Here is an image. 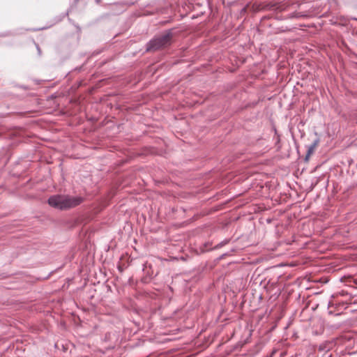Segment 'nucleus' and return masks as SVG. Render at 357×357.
Returning a JSON list of instances; mask_svg holds the SVG:
<instances>
[{
	"label": "nucleus",
	"instance_id": "nucleus-2",
	"mask_svg": "<svg viewBox=\"0 0 357 357\" xmlns=\"http://www.w3.org/2000/svg\"><path fill=\"white\" fill-rule=\"evenodd\" d=\"M50 206L59 210L67 208V196L65 195H54L48 199Z\"/></svg>",
	"mask_w": 357,
	"mask_h": 357
},
{
	"label": "nucleus",
	"instance_id": "nucleus-3",
	"mask_svg": "<svg viewBox=\"0 0 357 357\" xmlns=\"http://www.w3.org/2000/svg\"><path fill=\"white\" fill-rule=\"evenodd\" d=\"M82 201L83 199L81 197H68V208L76 206L81 204Z\"/></svg>",
	"mask_w": 357,
	"mask_h": 357
},
{
	"label": "nucleus",
	"instance_id": "nucleus-1",
	"mask_svg": "<svg viewBox=\"0 0 357 357\" xmlns=\"http://www.w3.org/2000/svg\"><path fill=\"white\" fill-rule=\"evenodd\" d=\"M172 33L167 32L151 40L146 46V51H156L170 45Z\"/></svg>",
	"mask_w": 357,
	"mask_h": 357
},
{
	"label": "nucleus",
	"instance_id": "nucleus-5",
	"mask_svg": "<svg viewBox=\"0 0 357 357\" xmlns=\"http://www.w3.org/2000/svg\"><path fill=\"white\" fill-rule=\"evenodd\" d=\"M37 49H38V54H40L41 51H40V47L38 46H37Z\"/></svg>",
	"mask_w": 357,
	"mask_h": 357
},
{
	"label": "nucleus",
	"instance_id": "nucleus-4",
	"mask_svg": "<svg viewBox=\"0 0 357 357\" xmlns=\"http://www.w3.org/2000/svg\"><path fill=\"white\" fill-rule=\"evenodd\" d=\"M316 144H317V143H314L312 146H311L309 148V149H308V151H307V155H310V154L313 152L314 149V147H315Z\"/></svg>",
	"mask_w": 357,
	"mask_h": 357
}]
</instances>
